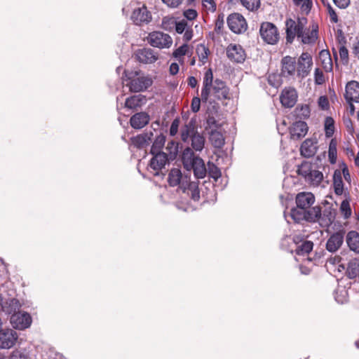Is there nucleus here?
I'll return each instance as SVG.
<instances>
[{
  "label": "nucleus",
  "instance_id": "39448f33",
  "mask_svg": "<svg viewBox=\"0 0 359 359\" xmlns=\"http://www.w3.org/2000/svg\"><path fill=\"white\" fill-rule=\"evenodd\" d=\"M297 172L299 175L302 176L304 180L314 186H318L323 179V173L313 169L311 163L309 162H303L298 166Z\"/></svg>",
  "mask_w": 359,
  "mask_h": 359
},
{
  "label": "nucleus",
  "instance_id": "f03ea898",
  "mask_svg": "<svg viewBox=\"0 0 359 359\" xmlns=\"http://www.w3.org/2000/svg\"><path fill=\"white\" fill-rule=\"evenodd\" d=\"M210 95L219 100L227 99L229 98V88L222 80L219 79L213 80L212 71L211 69H208L203 76L201 95L202 101L207 102Z\"/></svg>",
  "mask_w": 359,
  "mask_h": 359
},
{
  "label": "nucleus",
  "instance_id": "f8f14e48",
  "mask_svg": "<svg viewBox=\"0 0 359 359\" xmlns=\"http://www.w3.org/2000/svg\"><path fill=\"white\" fill-rule=\"evenodd\" d=\"M151 154L153 157L150 160L149 167L154 171V175H158L159 171L171 160L167 156V154L163 151H158Z\"/></svg>",
  "mask_w": 359,
  "mask_h": 359
},
{
  "label": "nucleus",
  "instance_id": "a211bd4d",
  "mask_svg": "<svg viewBox=\"0 0 359 359\" xmlns=\"http://www.w3.org/2000/svg\"><path fill=\"white\" fill-rule=\"evenodd\" d=\"M136 59L144 64H151L155 62L158 58V54L151 48H144L138 49L135 52Z\"/></svg>",
  "mask_w": 359,
  "mask_h": 359
},
{
  "label": "nucleus",
  "instance_id": "b1692460",
  "mask_svg": "<svg viewBox=\"0 0 359 359\" xmlns=\"http://www.w3.org/2000/svg\"><path fill=\"white\" fill-rule=\"evenodd\" d=\"M154 137V133L151 130L146 131L135 137H131L132 144L138 149H143L147 147Z\"/></svg>",
  "mask_w": 359,
  "mask_h": 359
},
{
  "label": "nucleus",
  "instance_id": "c03bdc74",
  "mask_svg": "<svg viewBox=\"0 0 359 359\" xmlns=\"http://www.w3.org/2000/svg\"><path fill=\"white\" fill-rule=\"evenodd\" d=\"M328 156L331 163H334L337 160V142L332 140L330 142Z\"/></svg>",
  "mask_w": 359,
  "mask_h": 359
},
{
  "label": "nucleus",
  "instance_id": "338daca9",
  "mask_svg": "<svg viewBox=\"0 0 359 359\" xmlns=\"http://www.w3.org/2000/svg\"><path fill=\"white\" fill-rule=\"evenodd\" d=\"M193 37V29L191 28V27H189L185 31H184V40L186 41V42H188Z\"/></svg>",
  "mask_w": 359,
  "mask_h": 359
},
{
  "label": "nucleus",
  "instance_id": "412c9836",
  "mask_svg": "<svg viewBox=\"0 0 359 359\" xmlns=\"http://www.w3.org/2000/svg\"><path fill=\"white\" fill-rule=\"evenodd\" d=\"M131 20L137 25H141L143 23H148L151 20V15L147 8L143 6L142 8L135 9L131 15Z\"/></svg>",
  "mask_w": 359,
  "mask_h": 359
},
{
  "label": "nucleus",
  "instance_id": "473e14b6",
  "mask_svg": "<svg viewBox=\"0 0 359 359\" xmlns=\"http://www.w3.org/2000/svg\"><path fill=\"white\" fill-rule=\"evenodd\" d=\"M187 184L185 189H182V191H187L188 194L191 196V198L194 201H198L200 198V191L198 182H191L190 179Z\"/></svg>",
  "mask_w": 359,
  "mask_h": 359
},
{
  "label": "nucleus",
  "instance_id": "f257e3e1",
  "mask_svg": "<svg viewBox=\"0 0 359 359\" xmlns=\"http://www.w3.org/2000/svg\"><path fill=\"white\" fill-rule=\"evenodd\" d=\"M316 201L315 196L311 192H300L295 197L296 208L291 210L290 215L295 222L306 221L315 223L321 217V208L313 206Z\"/></svg>",
  "mask_w": 359,
  "mask_h": 359
},
{
  "label": "nucleus",
  "instance_id": "4c0bfd02",
  "mask_svg": "<svg viewBox=\"0 0 359 359\" xmlns=\"http://www.w3.org/2000/svg\"><path fill=\"white\" fill-rule=\"evenodd\" d=\"M323 216L326 217L327 218L323 219L321 217L320 220L318 221L320 224L321 226H329L332 224V222L335 219V213L332 212L331 210H325V212L323 213Z\"/></svg>",
  "mask_w": 359,
  "mask_h": 359
},
{
  "label": "nucleus",
  "instance_id": "58836bf2",
  "mask_svg": "<svg viewBox=\"0 0 359 359\" xmlns=\"http://www.w3.org/2000/svg\"><path fill=\"white\" fill-rule=\"evenodd\" d=\"M165 150L168 151L167 156L171 161H173L178 154V144L174 141L169 142L165 147Z\"/></svg>",
  "mask_w": 359,
  "mask_h": 359
},
{
  "label": "nucleus",
  "instance_id": "09e8293b",
  "mask_svg": "<svg viewBox=\"0 0 359 359\" xmlns=\"http://www.w3.org/2000/svg\"><path fill=\"white\" fill-rule=\"evenodd\" d=\"M224 14H219L217 16V20H215V31L217 34H220L222 32V28L224 27Z\"/></svg>",
  "mask_w": 359,
  "mask_h": 359
},
{
  "label": "nucleus",
  "instance_id": "5701e85b",
  "mask_svg": "<svg viewBox=\"0 0 359 359\" xmlns=\"http://www.w3.org/2000/svg\"><path fill=\"white\" fill-rule=\"evenodd\" d=\"M308 132L306 122L299 121L294 122L290 128V134L292 140H298L304 137Z\"/></svg>",
  "mask_w": 359,
  "mask_h": 359
},
{
  "label": "nucleus",
  "instance_id": "0eeeda50",
  "mask_svg": "<svg viewBox=\"0 0 359 359\" xmlns=\"http://www.w3.org/2000/svg\"><path fill=\"white\" fill-rule=\"evenodd\" d=\"M147 42L155 48L160 49L169 48L172 44V39L168 34L154 31L149 34Z\"/></svg>",
  "mask_w": 359,
  "mask_h": 359
},
{
  "label": "nucleus",
  "instance_id": "1a4fd4ad",
  "mask_svg": "<svg viewBox=\"0 0 359 359\" xmlns=\"http://www.w3.org/2000/svg\"><path fill=\"white\" fill-rule=\"evenodd\" d=\"M189 174H182L179 168H172L170 170L168 177V182L170 187L178 186L180 189H185L188 181L190 180Z\"/></svg>",
  "mask_w": 359,
  "mask_h": 359
},
{
  "label": "nucleus",
  "instance_id": "8fccbe9b",
  "mask_svg": "<svg viewBox=\"0 0 359 359\" xmlns=\"http://www.w3.org/2000/svg\"><path fill=\"white\" fill-rule=\"evenodd\" d=\"M209 166V175L211 177L214 178L215 180H217L218 178L221 176V171L219 169L215 166L214 164H208Z\"/></svg>",
  "mask_w": 359,
  "mask_h": 359
},
{
  "label": "nucleus",
  "instance_id": "f3484780",
  "mask_svg": "<svg viewBox=\"0 0 359 359\" xmlns=\"http://www.w3.org/2000/svg\"><path fill=\"white\" fill-rule=\"evenodd\" d=\"M153 83L152 79L149 76H140L132 79L127 86L130 92L139 93L146 90Z\"/></svg>",
  "mask_w": 359,
  "mask_h": 359
},
{
  "label": "nucleus",
  "instance_id": "7ed1b4c3",
  "mask_svg": "<svg viewBox=\"0 0 359 359\" xmlns=\"http://www.w3.org/2000/svg\"><path fill=\"white\" fill-rule=\"evenodd\" d=\"M181 140L183 142L190 144L189 147L194 151H201L205 144V138L202 133L197 130L196 120L191 118L180 129Z\"/></svg>",
  "mask_w": 359,
  "mask_h": 359
},
{
  "label": "nucleus",
  "instance_id": "6e6552de",
  "mask_svg": "<svg viewBox=\"0 0 359 359\" xmlns=\"http://www.w3.org/2000/svg\"><path fill=\"white\" fill-rule=\"evenodd\" d=\"M259 33L264 41L269 44L273 45L278 41L279 32L276 25L271 22H262L260 26Z\"/></svg>",
  "mask_w": 359,
  "mask_h": 359
},
{
  "label": "nucleus",
  "instance_id": "bf43d9fd",
  "mask_svg": "<svg viewBox=\"0 0 359 359\" xmlns=\"http://www.w3.org/2000/svg\"><path fill=\"white\" fill-rule=\"evenodd\" d=\"M203 5L212 12L216 10V4L213 0H203Z\"/></svg>",
  "mask_w": 359,
  "mask_h": 359
},
{
  "label": "nucleus",
  "instance_id": "dca6fc26",
  "mask_svg": "<svg viewBox=\"0 0 359 359\" xmlns=\"http://www.w3.org/2000/svg\"><path fill=\"white\" fill-rule=\"evenodd\" d=\"M18 338L17 332L12 329L0 330V348L13 347Z\"/></svg>",
  "mask_w": 359,
  "mask_h": 359
},
{
  "label": "nucleus",
  "instance_id": "a19ab883",
  "mask_svg": "<svg viewBox=\"0 0 359 359\" xmlns=\"http://www.w3.org/2000/svg\"><path fill=\"white\" fill-rule=\"evenodd\" d=\"M346 273L350 278H355L359 273V264L357 262H349Z\"/></svg>",
  "mask_w": 359,
  "mask_h": 359
},
{
  "label": "nucleus",
  "instance_id": "a878e982",
  "mask_svg": "<svg viewBox=\"0 0 359 359\" xmlns=\"http://www.w3.org/2000/svg\"><path fill=\"white\" fill-rule=\"evenodd\" d=\"M149 115L142 111L132 116L130 119V123L132 128L135 129H142L149 123Z\"/></svg>",
  "mask_w": 359,
  "mask_h": 359
},
{
  "label": "nucleus",
  "instance_id": "4d7b16f0",
  "mask_svg": "<svg viewBox=\"0 0 359 359\" xmlns=\"http://www.w3.org/2000/svg\"><path fill=\"white\" fill-rule=\"evenodd\" d=\"M180 125V121L177 118H175L171 123L170 128V135L171 136H175L178 131V128Z\"/></svg>",
  "mask_w": 359,
  "mask_h": 359
},
{
  "label": "nucleus",
  "instance_id": "2eb2a0df",
  "mask_svg": "<svg viewBox=\"0 0 359 359\" xmlns=\"http://www.w3.org/2000/svg\"><path fill=\"white\" fill-rule=\"evenodd\" d=\"M227 57L233 62L242 63L245 61L246 54L239 44L230 43L226 48Z\"/></svg>",
  "mask_w": 359,
  "mask_h": 359
},
{
  "label": "nucleus",
  "instance_id": "e2e57ef3",
  "mask_svg": "<svg viewBox=\"0 0 359 359\" xmlns=\"http://www.w3.org/2000/svg\"><path fill=\"white\" fill-rule=\"evenodd\" d=\"M183 0H162V1L168 6L171 8H177L182 4Z\"/></svg>",
  "mask_w": 359,
  "mask_h": 359
},
{
  "label": "nucleus",
  "instance_id": "2f4dec72",
  "mask_svg": "<svg viewBox=\"0 0 359 359\" xmlns=\"http://www.w3.org/2000/svg\"><path fill=\"white\" fill-rule=\"evenodd\" d=\"M319 60L325 72H330L332 70L333 64L330 53L327 50H322L319 53Z\"/></svg>",
  "mask_w": 359,
  "mask_h": 359
},
{
  "label": "nucleus",
  "instance_id": "052dcab7",
  "mask_svg": "<svg viewBox=\"0 0 359 359\" xmlns=\"http://www.w3.org/2000/svg\"><path fill=\"white\" fill-rule=\"evenodd\" d=\"M184 17L189 20H192L197 17V12L194 9H188L184 12Z\"/></svg>",
  "mask_w": 359,
  "mask_h": 359
},
{
  "label": "nucleus",
  "instance_id": "79ce46f5",
  "mask_svg": "<svg viewBox=\"0 0 359 359\" xmlns=\"http://www.w3.org/2000/svg\"><path fill=\"white\" fill-rule=\"evenodd\" d=\"M176 25V20L174 18L164 17L162 20L161 27L166 31H172Z\"/></svg>",
  "mask_w": 359,
  "mask_h": 359
},
{
  "label": "nucleus",
  "instance_id": "603ef678",
  "mask_svg": "<svg viewBox=\"0 0 359 359\" xmlns=\"http://www.w3.org/2000/svg\"><path fill=\"white\" fill-rule=\"evenodd\" d=\"M326 7H327V13L330 16V21L333 23H337L339 20H338L337 15L335 11L334 10V8L332 7V6L328 2H327Z\"/></svg>",
  "mask_w": 359,
  "mask_h": 359
},
{
  "label": "nucleus",
  "instance_id": "20e7f679",
  "mask_svg": "<svg viewBox=\"0 0 359 359\" xmlns=\"http://www.w3.org/2000/svg\"><path fill=\"white\" fill-rule=\"evenodd\" d=\"M182 160L184 167L187 170H194V175L198 179L204 178L207 170L203 160L196 156L194 152L189 147H187L182 152Z\"/></svg>",
  "mask_w": 359,
  "mask_h": 359
},
{
  "label": "nucleus",
  "instance_id": "c9c22d12",
  "mask_svg": "<svg viewBox=\"0 0 359 359\" xmlns=\"http://www.w3.org/2000/svg\"><path fill=\"white\" fill-rule=\"evenodd\" d=\"M313 243L309 241H305L297 245L295 249L296 254L298 255H305L309 254L313 249Z\"/></svg>",
  "mask_w": 359,
  "mask_h": 359
},
{
  "label": "nucleus",
  "instance_id": "aec40b11",
  "mask_svg": "<svg viewBox=\"0 0 359 359\" xmlns=\"http://www.w3.org/2000/svg\"><path fill=\"white\" fill-rule=\"evenodd\" d=\"M296 63L294 57L290 56H285L283 57L281 60V76L283 77L293 76L297 71Z\"/></svg>",
  "mask_w": 359,
  "mask_h": 359
},
{
  "label": "nucleus",
  "instance_id": "9b49d317",
  "mask_svg": "<svg viewBox=\"0 0 359 359\" xmlns=\"http://www.w3.org/2000/svg\"><path fill=\"white\" fill-rule=\"evenodd\" d=\"M10 322L15 329L22 330L31 325L32 318L28 313L19 311L11 316Z\"/></svg>",
  "mask_w": 359,
  "mask_h": 359
},
{
  "label": "nucleus",
  "instance_id": "a18cd8bd",
  "mask_svg": "<svg viewBox=\"0 0 359 359\" xmlns=\"http://www.w3.org/2000/svg\"><path fill=\"white\" fill-rule=\"evenodd\" d=\"M340 211L345 219H348L351 217L352 211L350 207L349 201L348 199H345L341 202L340 205Z\"/></svg>",
  "mask_w": 359,
  "mask_h": 359
},
{
  "label": "nucleus",
  "instance_id": "864d4df0",
  "mask_svg": "<svg viewBox=\"0 0 359 359\" xmlns=\"http://www.w3.org/2000/svg\"><path fill=\"white\" fill-rule=\"evenodd\" d=\"M189 27V26H188L187 22L184 20H182L180 22H176L175 29L177 33L182 34Z\"/></svg>",
  "mask_w": 359,
  "mask_h": 359
},
{
  "label": "nucleus",
  "instance_id": "680f3d73",
  "mask_svg": "<svg viewBox=\"0 0 359 359\" xmlns=\"http://www.w3.org/2000/svg\"><path fill=\"white\" fill-rule=\"evenodd\" d=\"M339 53L341 60L347 62L348 57V51L345 46H340Z\"/></svg>",
  "mask_w": 359,
  "mask_h": 359
},
{
  "label": "nucleus",
  "instance_id": "6ab92c4d",
  "mask_svg": "<svg viewBox=\"0 0 359 359\" xmlns=\"http://www.w3.org/2000/svg\"><path fill=\"white\" fill-rule=\"evenodd\" d=\"M344 97L348 103L359 102V83L351 81L347 83Z\"/></svg>",
  "mask_w": 359,
  "mask_h": 359
},
{
  "label": "nucleus",
  "instance_id": "f704fd0d",
  "mask_svg": "<svg viewBox=\"0 0 359 359\" xmlns=\"http://www.w3.org/2000/svg\"><path fill=\"white\" fill-rule=\"evenodd\" d=\"M293 116L296 118L305 119L310 116V108L308 104H299L293 111Z\"/></svg>",
  "mask_w": 359,
  "mask_h": 359
},
{
  "label": "nucleus",
  "instance_id": "393cba45",
  "mask_svg": "<svg viewBox=\"0 0 359 359\" xmlns=\"http://www.w3.org/2000/svg\"><path fill=\"white\" fill-rule=\"evenodd\" d=\"M344 243V233L341 231H338L328 238L326 243V249L330 252L337 251Z\"/></svg>",
  "mask_w": 359,
  "mask_h": 359
},
{
  "label": "nucleus",
  "instance_id": "4be33fe9",
  "mask_svg": "<svg viewBox=\"0 0 359 359\" xmlns=\"http://www.w3.org/2000/svg\"><path fill=\"white\" fill-rule=\"evenodd\" d=\"M281 104L288 108L292 107L297 100V93L294 88H289L283 90L280 97Z\"/></svg>",
  "mask_w": 359,
  "mask_h": 359
},
{
  "label": "nucleus",
  "instance_id": "69168bd1",
  "mask_svg": "<svg viewBox=\"0 0 359 359\" xmlns=\"http://www.w3.org/2000/svg\"><path fill=\"white\" fill-rule=\"evenodd\" d=\"M311 7H312L311 0H305L302 4V10L303 11H304L306 14L309 13Z\"/></svg>",
  "mask_w": 359,
  "mask_h": 359
},
{
  "label": "nucleus",
  "instance_id": "9d476101",
  "mask_svg": "<svg viewBox=\"0 0 359 359\" xmlns=\"http://www.w3.org/2000/svg\"><path fill=\"white\" fill-rule=\"evenodd\" d=\"M227 24L229 28L236 34L244 32L248 27L247 22L244 17L238 13H234L227 18Z\"/></svg>",
  "mask_w": 359,
  "mask_h": 359
},
{
  "label": "nucleus",
  "instance_id": "423d86ee",
  "mask_svg": "<svg viewBox=\"0 0 359 359\" xmlns=\"http://www.w3.org/2000/svg\"><path fill=\"white\" fill-rule=\"evenodd\" d=\"M306 24V18H298L297 20L287 19L285 22L287 42L292 43L296 36L298 38Z\"/></svg>",
  "mask_w": 359,
  "mask_h": 359
},
{
  "label": "nucleus",
  "instance_id": "bb28decb",
  "mask_svg": "<svg viewBox=\"0 0 359 359\" xmlns=\"http://www.w3.org/2000/svg\"><path fill=\"white\" fill-rule=\"evenodd\" d=\"M317 142L311 139H306L300 147L301 154L305 158H310L315 155L317 150Z\"/></svg>",
  "mask_w": 359,
  "mask_h": 359
},
{
  "label": "nucleus",
  "instance_id": "c756f323",
  "mask_svg": "<svg viewBox=\"0 0 359 359\" xmlns=\"http://www.w3.org/2000/svg\"><path fill=\"white\" fill-rule=\"evenodd\" d=\"M209 140L214 147L220 149L224 145L225 139L221 132L212 130L209 133Z\"/></svg>",
  "mask_w": 359,
  "mask_h": 359
},
{
  "label": "nucleus",
  "instance_id": "c85d7f7f",
  "mask_svg": "<svg viewBox=\"0 0 359 359\" xmlns=\"http://www.w3.org/2000/svg\"><path fill=\"white\" fill-rule=\"evenodd\" d=\"M22 305L18 299L11 298L3 302L2 311L6 314L13 315L20 311Z\"/></svg>",
  "mask_w": 359,
  "mask_h": 359
},
{
  "label": "nucleus",
  "instance_id": "de8ad7c7",
  "mask_svg": "<svg viewBox=\"0 0 359 359\" xmlns=\"http://www.w3.org/2000/svg\"><path fill=\"white\" fill-rule=\"evenodd\" d=\"M197 53L199 55L200 60L205 62V60L208 58V55L209 54V50L203 45H200L197 48Z\"/></svg>",
  "mask_w": 359,
  "mask_h": 359
},
{
  "label": "nucleus",
  "instance_id": "7c9ffc66",
  "mask_svg": "<svg viewBox=\"0 0 359 359\" xmlns=\"http://www.w3.org/2000/svg\"><path fill=\"white\" fill-rule=\"evenodd\" d=\"M146 101L145 97L142 95H136L128 97L125 102V107L135 109L140 107Z\"/></svg>",
  "mask_w": 359,
  "mask_h": 359
},
{
  "label": "nucleus",
  "instance_id": "4468645a",
  "mask_svg": "<svg viewBox=\"0 0 359 359\" xmlns=\"http://www.w3.org/2000/svg\"><path fill=\"white\" fill-rule=\"evenodd\" d=\"M318 25L317 23L313 22L308 28L306 26L303 28L298 39L304 44L313 43L318 39Z\"/></svg>",
  "mask_w": 359,
  "mask_h": 359
},
{
  "label": "nucleus",
  "instance_id": "e433bc0d",
  "mask_svg": "<svg viewBox=\"0 0 359 359\" xmlns=\"http://www.w3.org/2000/svg\"><path fill=\"white\" fill-rule=\"evenodd\" d=\"M165 142V136L161 133L157 135L153 142L151 148L150 153L154 154L155 152L161 151V149L163 147Z\"/></svg>",
  "mask_w": 359,
  "mask_h": 359
},
{
  "label": "nucleus",
  "instance_id": "cd10ccee",
  "mask_svg": "<svg viewBox=\"0 0 359 359\" xmlns=\"http://www.w3.org/2000/svg\"><path fill=\"white\" fill-rule=\"evenodd\" d=\"M346 242L350 250L359 254V232L350 231L346 236Z\"/></svg>",
  "mask_w": 359,
  "mask_h": 359
},
{
  "label": "nucleus",
  "instance_id": "49530a36",
  "mask_svg": "<svg viewBox=\"0 0 359 359\" xmlns=\"http://www.w3.org/2000/svg\"><path fill=\"white\" fill-rule=\"evenodd\" d=\"M189 46L187 44L184 43L172 53V55L174 57L177 58L180 62H181V58L182 56L185 55L188 51Z\"/></svg>",
  "mask_w": 359,
  "mask_h": 359
},
{
  "label": "nucleus",
  "instance_id": "ea45409f",
  "mask_svg": "<svg viewBox=\"0 0 359 359\" xmlns=\"http://www.w3.org/2000/svg\"><path fill=\"white\" fill-rule=\"evenodd\" d=\"M241 4L248 11H257L260 6V0H240Z\"/></svg>",
  "mask_w": 359,
  "mask_h": 359
},
{
  "label": "nucleus",
  "instance_id": "72a5a7b5",
  "mask_svg": "<svg viewBox=\"0 0 359 359\" xmlns=\"http://www.w3.org/2000/svg\"><path fill=\"white\" fill-rule=\"evenodd\" d=\"M333 185L334 193L337 195H341L344 191V183L342 181L341 172L340 170H335L333 175Z\"/></svg>",
  "mask_w": 359,
  "mask_h": 359
},
{
  "label": "nucleus",
  "instance_id": "3c124183",
  "mask_svg": "<svg viewBox=\"0 0 359 359\" xmlns=\"http://www.w3.org/2000/svg\"><path fill=\"white\" fill-rule=\"evenodd\" d=\"M315 83L318 85H321L325 82V77L323 71L319 68H316L314 72Z\"/></svg>",
  "mask_w": 359,
  "mask_h": 359
},
{
  "label": "nucleus",
  "instance_id": "774afa93",
  "mask_svg": "<svg viewBox=\"0 0 359 359\" xmlns=\"http://www.w3.org/2000/svg\"><path fill=\"white\" fill-rule=\"evenodd\" d=\"M353 53L359 60V37H356L353 45Z\"/></svg>",
  "mask_w": 359,
  "mask_h": 359
},
{
  "label": "nucleus",
  "instance_id": "13d9d810",
  "mask_svg": "<svg viewBox=\"0 0 359 359\" xmlns=\"http://www.w3.org/2000/svg\"><path fill=\"white\" fill-rule=\"evenodd\" d=\"M318 105L322 109H327L329 108V101L326 96H320L318 99Z\"/></svg>",
  "mask_w": 359,
  "mask_h": 359
},
{
  "label": "nucleus",
  "instance_id": "37998d69",
  "mask_svg": "<svg viewBox=\"0 0 359 359\" xmlns=\"http://www.w3.org/2000/svg\"><path fill=\"white\" fill-rule=\"evenodd\" d=\"M334 121L332 117H327L325 120V135L327 137L332 136L334 132Z\"/></svg>",
  "mask_w": 359,
  "mask_h": 359
},
{
  "label": "nucleus",
  "instance_id": "5fc2aeb1",
  "mask_svg": "<svg viewBox=\"0 0 359 359\" xmlns=\"http://www.w3.org/2000/svg\"><path fill=\"white\" fill-rule=\"evenodd\" d=\"M208 127L212 130H217L220 127V124L217 123L213 116H209L207 119Z\"/></svg>",
  "mask_w": 359,
  "mask_h": 359
},
{
  "label": "nucleus",
  "instance_id": "0e129e2a",
  "mask_svg": "<svg viewBox=\"0 0 359 359\" xmlns=\"http://www.w3.org/2000/svg\"><path fill=\"white\" fill-rule=\"evenodd\" d=\"M333 2L339 8H346L350 4V0H333Z\"/></svg>",
  "mask_w": 359,
  "mask_h": 359
},
{
  "label": "nucleus",
  "instance_id": "6e6d98bb",
  "mask_svg": "<svg viewBox=\"0 0 359 359\" xmlns=\"http://www.w3.org/2000/svg\"><path fill=\"white\" fill-rule=\"evenodd\" d=\"M201 98L194 97L192 99L191 108L193 112L196 113L200 110Z\"/></svg>",
  "mask_w": 359,
  "mask_h": 359
},
{
  "label": "nucleus",
  "instance_id": "ddd939ff",
  "mask_svg": "<svg viewBox=\"0 0 359 359\" xmlns=\"http://www.w3.org/2000/svg\"><path fill=\"white\" fill-rule=\"evenodd\" d=\"M312 65L313 61L310 54L308 53H302L298 59L297 66H296L297 75L302 78L306 76L310 72Z\"/></svg>",
  "mask_w": 359,
  "mask_h": 359
}]
</instances>
